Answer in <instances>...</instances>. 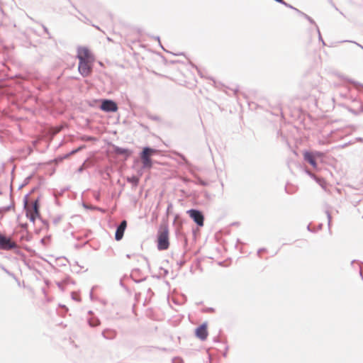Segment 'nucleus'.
<instances>
[{
    "instance_id": "1a4fd4ad",
    "label": "nucleus",
    "mask_w": 363,
    "mask_h": 363,
    "mask_svg": "<svg viewBox=\"0 0 363 363\" xmlns=\"http://www.w3.org/2000/svg\"><path fill=\"white\" fill-rule=\"evenodd\" d=\"M127 226V222L126 220H123L120 225L117 228V230L116 231L115 238L116 240H120L122 239L124 231Z\"/></svg>"
},
{
    "instance_id": "f8f14e48",
    "label": "nucleus",
    "mask_w": 363,
    "mask_h": 363,
    "mask_svg": "<svg viewBox=\"0 0 363 363\" xmlns=\"http://www.w3.org/2000/svg\"><path fill=\"white\" fill-rule=\"evenodd\" d=\"M313 155H315V157H322L324 156V154L320 152H315Z\"/></svg>"
},
{
    "instance_id": "20e7f679",
    "label": "nucleus",
    "mask_w": 363,
    "mask_h": 363,
    "mask_svg": "<svg viewBox=\"0 0 363 363\" xmlns=\"http://www.w3.org/2000/svg\"><path fill=\"white\" fill-rule=\"evenodd\" d=\"M157 150L150 147H144L140 153V159L143 168L150 169L152 167V161L151 157L156 154Z\"/></svg>"
},
{
    "instance_id": "0eeeda50",
    "label": "nucleus",
    "mask_w": 363,
    "mask_h": 363,
    "mask_svg": "<svg viewBox=\"0 0 363 363\" xmlns=\"http://www.w3.org/2000/svg\"><path fill=\"white\" fill-rule=\"evenodd\" d=\"M187 213L199 226L202 227L203 225L204 217L201 212L198 210L191 209L187 211Z\"/></svg>"
},
{
    "instance_id": "6e6552de",
    "label": "nucleus",
    "mask_w": 363,
    "mask_h": 363,
    "mask_svg": "<svg viewBox=\"0 0 363 363\" xmlns=\"http://www.w3.org/2000/svg\"><path fill=\"white\" fill-rule=\"evenodd\" d=\"M100 108L105 112H116L118 111V106L112 100L104 99L101 101Z\"/></svg>"
},
{
    "instance_id": "39448f33",
    "label": "nucleus",
    "mask_w": 363,
    "mask_h": 363,
    "mask_svg": "<svg viewBox=\"0 0 363 363\" xmlns=\"http://www.w3.org/2000/svg\"><path fill=\"white\" fill-rule=\"evenodd\" d=\"M17 247V244L10 238L0 234V249L9 250Z\"/></svg>"
},
{
    "instance_id": "f03ea898",
    "label": "nucleus",
    "mask_w": 363,
    "mask_h": 363,
    "mask_svg": "<svg viewBox=\"0 0 363 363\" xmlns=\"http://www.w3.org/2000/svg\"><path fill=\"white\" fill-rule=\"evenodd\" d=\"M169 242V228L167 223H163L160 225L157 235V248L160 250L168 249Z\"/></svg>"
},
{
    "instance_id": "423d86ee",
    "label": "nucleus",
    "mask_w": 363,
    "mask_h": 363,
    "mask_svg": "<svg viewBox=\"0 0 363 363\" xmlns=\"http://www.w3.org/2000/svg\"><path fill=\"white\" fill-rule=\"evenodd\" d=\"M195 335L199 340L204 341L208 336V323H203L195 329Z\"/></svg>"
},
{
    "instance_id": "f257e3e1",
    "label": "nucleus",
    "mask_w": 363,
    "mask_h": 363,
    "mask_svg": "<svg viewBox=\"0 0 363 363\" xmlns=\"http://www.w3.org/2000/svg\"><path fill=\"white\" fill-rule=\"evenodd\" d=\"M79 60L78 70L83 77H88L92 72V66L95 58L91 52L85 47H80L77 50Z\"/></svg>"
},
{
    "instance_id": "9d476101",
    "label": "nucleus",
    "mask_w": 363,
    "mask_h": 363,
    "mask_svg": "<svg viewBox=\"0 0 363 363\" xmlns=\"http://www.w3.org/2000/svg\"><path fill=\"white\" fill-rule=\"evenodd\" d=\"M303 158L306 161H307L313 167H317V162L315 161V157L313 153L306 151L303 152Z\"/></svg>"
},
{
    "instance_id": "9b49d317",
    "label": "nucleus",
    "mask_w": 363,
    "mask_h": 363,
    "mask_svg": "<svg viewBox=\"0 0 363 363\" xmlns=\"http://www.w3.org/2000/svg\"><path fill=\"white\" fill-rule=\"evenodd\" d=\"M116 152L118 154H126V153H128V150L122 149V148H117Z\"/></svg>"
},
{
    "instance_id": "7ed1b4c3",
    "label": "nucleus",
    "mask_w": 363,
    "mask_h": 363,
    "mask_svg": "<svg viewBox=\"0 0 363 363\" xmlns=\"http://www.w3.org/2000/svg\"><path fill=\"white\" fill-rule=\"evenodd\" d=\"M25 209L26 217L33 223H35L37 218L40 217L39 211L38 200H35L33 203H29L27 199H25Z\"/></svg>"
}]
</instances>
